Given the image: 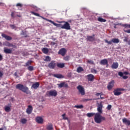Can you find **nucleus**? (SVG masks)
<instances>
[{"label": "nucleus", "mask_w": 130, "mask_h": 130, "mask_svg": "<svg viewBox=\"0 0 130 130\" xmlns=\"http://www.w3.org/2000/svg\"><path fill=\"white\" fill-rule=\"evenodd\" d=\"M16 89H18L20 90V91H22L23 93H26V94H30L31 91L29 90V88L27 87V86H24L23 84H18L16 86Z\"/></svg>", "instance_id": "f03ea898"}, {"label": "nucleus", "mask_w": 130, "mask_h": 130, "mask_svg": "<svg viewBox=\"0 0 130 130\" xmlns=\"http://www.w3.org/2000/svg\"><path fill=\"white\" fill-rule=\"evenodd\" d=\"M56 66L59 69H63V68H64V63H58Z\"/></svg>", "instance_id": "a878e982"}, {"label": "nucleus", "mask_w": 130, "mask_h": 130, "mask_svg": "<svg viewBox=\"0 0 130 130\" xmlns=\"http://www.w3.org/2000/svg\"><path fill=\"white\" fill-rule=\"evenodd\" d=\"M36 121L37 122V123L42 124V123H43V118L40 116H38L36 118Z\"/></svg>", "instance_id": "9b49d317"}, {"label": "nucleus", "mask_w": 130, "mask_h": 130, "mask_svg": "<svg viewBox=\"0 0 130 130\" xmlns=\"http://www.w3.org/2000/svg\"><path fill=\"white\" fill-rule=\"evenodd\" d=\"M94 121L96 123H101L104 120H106V118L101 115V114L99 113H96L94 116Z\"/></svg>", "instance_id": "7ed1b4c3"}, {"label": "nucleus", "mask_w": 130, "mask_h": 130, "mask_svg": "<svg viewBox=\"0 0 130 130\" xmlns=\"http://www.w3.org/2000/svg\"><path fill=\"white\" fill-rule=\"evenodd\" d=\"M124 32H125V33L130 34V29L124 30Z\"/></svg>", "instance_id": "6e6d98bb"}, {"label": "nucleus", "mask_w": 130, "mask_h": 130, "mask_svg": "<svg viewBox=\"0 0 130 130\" xmlns=\"http://www.w3.org/2000/svg\"><path fill=\"white\" fill-rule=\"evenodd\" d=\"M93 99H83V102H87V101H92Z\"/></svg>", "instance_id": "4c0bfd02"}, {"label": "nucleus", "mask_w": 130, "mask_h": 130, "mask_svg": "<svg viewBox=\"0 0 130 130\" xmlns=\"http://www.w3.org/2000/svg\"><path fill=\"white\" fill-rule=\"evenodd\" d=\"M53 77L57 79H62V78H63V76L61 74H54Z\"/></svg>", "instance_id": "5701e85b"}, {"label": "nucleus", "mask_w": 130, "mask_h": 130, "mask_svg": "<svg viewBox=\"0 0 130 130\" xmlns=\"http://www.w3.org/2000/svg\"><path fill=\"white\" fill-rule=\"evenodd\" d=\"M17 17H18L19 18H21V15H17Z\"/></svg>", "instance_id": "69168bd1"}, {"label": "nucleus", "mask_w": 130, "mask_h": 130, "mask_svg": "<svg viewBox=\"0 0 130 130\" xmlns=\"http://www.w3.org/2000/svg\"><path fill=\"white\" fill-rule=\"evenodd\" d=\"M100 64H102V66H106L107 65V68H108V61L107 60V59H104L102 60L100 62Z\"/></svg>", "instance_id": "f8f14e48"}, {"label": "nucleus", "mask_w": 130, "mask_h": 130, "mask_svg": "<svg viewBox=\"0 0 130 130\" xmlns=\"http://www.w3.org/2000/svg\"><path fill=\"white\" fill-rule=\"evenodd\" d=\"M2 37L3 38H5L8 41H11V40H12V37L8 36V35H6L5 34H2Z\"/></svg>", "instance_id": "2eb2a0df"}, {"label": "nucleus", "mask_w": 130, "mask_h": 130, "mask_svg": "<svg viewBox=\"0 0 130 130\" xmlns=\"http://www.w3.org/2000/svg\"><path fill=\"white\" fill-rule=\"evenodd\" d=\"M112 107V106H111V105H108L107 107V109L108 110H111Z\"/></svg>", "instance_id": "37998d69"}, {"label": "nucleus", "mask_w": 130, "mask_h": 130, "mask_svg": "<svg viewBox=\"0 0 130 130\" xmlns=\"http://www.w3.org/2000/svg\"><path fill=\"white\" fill-rule=\"evenodd\" d=\"M12 108V104H9L8 105L4 107V110L6 112H10Z\"/></svg>", "instance_id": "9d476101"}, {"label": "nucleus", "mask_w": 130, "mask_h": 130, "mask_svg": "<svg viewBox=\"0 0 130 130\" xmlns=\"http://www.w3.org/2000/svg\"><path fill=\"white\" fill-rule=\"evenodd\" d=\"M14 75H15V77H16V78H18V77H19L18 76V74L17 73H15Z\"/></svg>", "instance_id": "e2e57ef3"}, {"label": "nucleus", "mask_w": 130, "mask_h": 130, "mask_svg": "<svg viewBox=\"0 0 130 130\" xmlns=\"http://www.w3.org/2000/svg\"><path fill=\"white\" fill-rule=\"evenodd\" d=\"M21 123H22L23 124H25V123H26V122H27V119H25V118H23L21 120Z\"/></svg>", "instance_id": "c9c22d12"}, {"label": "nucleus", "mask_w": 130, "mask_h": 130, "mask_svg": "<svg viewBox=\"0 0 130 130\" xmlns=\"http://www.w3.org/2000/svg\"><path fill=\"white\" fill-rule=\"evenodd\" d=\"M11 47H13V48H17V46H16V45L12 44V46Z\"/></svg>", "instance_id": "bf43d9fd"}, {"label": "nucleus", "mask_w": 130, "mask_h": 130, "mask_svg": "<svg viewBox=\"0 0 130 130\" xmlns=\"http://www.w3.org/2000/svg\"><path fill=\"white\" fill-rule=\"evenodd\" d=\"M102 94V92L101 93H96L95 94L96 96H100V95H101Z\"/></svg>", "instance_id": "13d9d810"}, {"label": "nucleus", "mask_w": 130, "mask_h": 130, "mask_svg": "<svg viewBox=\"0 0 130 130\" xmlns=\"http://www.w3.org/2000/svg\"><path fill=\"white\" fill-rule=\"evenodd\" d=\"M64 87H65V88H68V87H69V85H68L67 83L64 82Z\"/></svg>", "instance_id": "5fc2aeb1"}, {"label": "nucleus", "mask_w": 130, "mask_h": 130, "mask_svg": "<svg viewBox=\"0 0 130 130\" xmlns=\"http://www.w3.org/2000/svg\"><path fill=\"white\" fill-rule=\"evenodd\" d=\"M87 80L89 82H93L94 81V75L92 74H89L87 76Z\"/></svg>", "instance_id": "f3484780"}, {"label": "nucleus", "mask_w": 130, "mask_h": 130, "mask_svg": "<svg viewBox=\"0 0 130 130\" xmlns=\"http://www.w3.org/2000/svg\"><path fill=\"white\" fill-rule=\"evenodd\" d=\"M31 63H32V61H31V60H28V61L25 63V65H24V67H29V66H30V64H31Z\"/></svg>", "instance_id": "473e14b6"}, {"label": "nucleus", "mask_w": 130, "mask_h": 130, "mask_svg": "<svg viewBox=\"0 0 130 130\" xmlns=\"http://www.w3.org/2000/svg\"><path fill=\"white\" fill-rule=\"evenodd\" d=\"M123 75H130V74L128 72H124Z\"/></svg>", "instance_id": "864d4df0"}, {"label": "nucleus", "mask_w": 130, "mask_h": 130, "mask_svg": "<svg viewBox=\"0 0 130 130\" xmlns=\"http://www.w3.org/2000/svg\"><path fill=\"white\" fill-rule=\"evenodd\" d=\"M64 24L62 26V29H65L66 30H71V25L68 22H63Z\"/></svg>", "instance_id": "6e6552de"}, {"label": "nucleus", "mask_w": 130, "mask_h": 130, "mask_svg": "<svg viewBox=\"0 0 130 130\" xmlns=\"http://www.w3.org/2000/svg\"><path fill=\"white\" fill-rule=\"evenodd\" d=\"M75 108H77L78 109L84 108V106L82 105H77V106H75Z\"/></svg>", "instance_id": "f704fd0d"}, {"label": "nucleus", "mask_w": 130, "mask_h": 130, "mask_svg": "<svg viewBox=\"0 0 130 130\" xmlns=\"http://www.w3.org/2000/svg\"><path fill=\"white\" fill-rule=\"evenodd\" d=\"M30 13L31 15H34V16H36L37 17H40V18H42V19H43L44 20H46V21H48V22L51 23L54 26H56V27H59V28H61V29H62V26H63V25L60 24H57L51 20L46 19L44 17L40 16L39 14L34 12V11H30Z\"/></svg>", "instance_id": "f257e3e1"}, {"label": "nucleus", "mask_w": 130, "mask_h": 130, "mask_svg": "<svg viewBox=\"0 0 130 130\" xmlns=\"http://www.w3.org/2000/svg\"><path fill=\"white\" fill-rule=\"evenodd\" d=\"M52 40H53V41H55V40H56V39H55V38H53V39H52Z\"/></svg>", "instance_id": "338daca9"}, {"label": "nucleus", "mask_w": 130, "mask_h": 130, "mask_svg": "<svg viewBox=\"0 0 130 130\" xmlns=\"http://www.w3.org/2000/svg\"><path fill=\"white\" fill-rule=\"evenodd\" d=\"M117 68H118V63L117 62H113L111 66V68L113 69V70H116Z\"/></svg>", "instance_id": "412c9836"}, {"label": "nucleus", "mask_w": 130, "mask_h": 130, "mask_svg": "<svg viewBox=\"0 0 130 130\" xmlns=\"http://www.w3.org/2000/svg\"><path fill=\"white\" fill-rule=\"evenodd\" d=\"M44 61H51V58L49 56H46L45 58L44 59Z\"/></svg>", "instance_id": "c85d7f7f"}, {"label": "nucleus", "mask_w": 130, "mask_h": 130, "mask_svg": "<svg viewBox=\"0 0 130 130\" xmlns=\"http://www.w3.org/2000/svg\"><path fill=\"white\" fill-rule=\"evenodd\" d=\"M114 86V80H112L110 83H109V85L107 86V88L108 90H110Z\"/></svg>", "instance_id": "4468645a"}, {"label": "nucleus", "mask_w": 130, "mask_h": 130, "mask_svg": "<svg viewBox=\"0 0 130 130\" xmlns=\"http://www.w3.org/2000/svg\"><path fill=\"white\" fill-rule=\"evenodd\" d=\"M98 21H99V22L105 23V22H106V19H104L102 18V17H99L98 18Z\"/></svg>", "instance_id": "cd10ccee"}, {"label": "nucleus", "mask_w": 130, "mask_h": 130, "mask_svg": "<svg viewBox=\"0 0 130 130\" xmlns=\"http://www.w3.org/2000/svg\"><path fill=\"white\" fill-rule=\"evenodd\" d=\"M11 16L12 18H15V13L13 12H11Z\"/></svg>", "instance_id": "de8ad7c7"}, {"label": "nucleus", "mask_w": 130, "mask_h": 130, "mask_svg": "<svg viewBox=\"0 0 130 130\" xmlns=\"http://www.w3.org/2000/svg\"><path fill=\"white\" fill-rule=\"evenodd\" d=\"M7 43H8L7 46H9V47H12L13 44H11L9 42H7Z\"/></svg>", "instance_id": "603ef678"}, {"label": "nucleus", "mask_w": 130, "mask_h": 130, "mask_svg": "<svg viewBox=\"0 0 130 130\" xmlns=\"http://www.w3.org/2000/svg\"><path fill=\"white\" fill-rule=\"evenodd\" d=\"M64 60H66V61H68V60H70V56H67L63 58Z\"/></svg>", "instance_id": "a19ab883"}, {"label": "nucleus", "mask_w": 130, "mask_h": 130, "mask_svg": "<svg viewBox=\"0 0 130 130\" xmlns=\"http://www.w3.org/2000/svg\"><path fill=\"white\" fill-rule=\"evenodd\" d=\"M27 70L30 72H32L34 70V67L33 66H28L27 68Z\"/></svg>", "instance_id": "72a5a7b5"}, {"label": "nucleus", "mask_w": 130, "mask_h": 130, "mask_svg": "<svg viewBox=\"0 0 130 130\" xmlns=\"http://www.w3.org/2000/svg\"><path fill=\"white\" fill-rule=\"evenodd\" d=\"M128 40V38H127V37H125L123 40V41L124 42H127Z\"/></svg>", "instance_id": "3c124183"}, {"label": "nucleus", "mask_w": 130, "mask_h": 130, "mask_svg": "<svg viewBox=\"0 0 130 130\" xmlns=\"http://www.w3.org/2000/svg\"><path fill=\"white\" fill-rule=\"evenodd\" d=\"M42 51L45 54H47V53H48V52H49V50H48V48H43L42 49Z\"/></svg>", "instance_id": "393cba45"}, {"label": "nucleus", "mask_w": 130, "mask_h": 130, "mask_svg": "<svg viewBox=\"0 0 130 130\" xmlns=\"http://www.w3.org/2000/svg\"><path fill=\"white\" fill-rule=\"evenodd\" d=\"M91 73H93V74H97V71L95 69H92Z\"/></svg>", "instance_id": "a18cd8bd"}, {"label": "nucleus", "mask_w": 130, "mask_h": 130, "mask_svg": "<svg viewBox=\"0 0 130 130\" xmlns=\"http://www.w3.org/2000/svg\"><path fill=\"white\" fill-rule=\"evenodd\" d=\"M55 44H56V42H50V45H52V46L55 45Z\"/></svg>", "instance_id": "49530a36"}, {"label": "nucleus", "mask_w": 130, "mask_h": 130, "mask_svg": "<svg viewBox=\"0 0 130 130\" xmlns=\"http://www.w3.org/2000/svg\"><path fill=\"white\" fill-rule=\"evenodd\" d=\"M16 7H20V8H22V7H23V5L21 3H17L16 4Z\"/></svg>", "instance_id": "c03bdc74"}, {"label": "nucleus", "mask_w": 130, "mask_h": 130, "mask_svg": "<svg viewBox=\"0 0 130 130\" xmlns=\"http://www.w3.org/2000/svg\"><path fill=\"white\" fill-rule=\"evenodd\" d=\"M118 75V76H120V77H122L123 80H126V79L128 78L127 76H123V73L121 72H119Z\"/></svg>", "instance_id": "aec40b11"}, {"label": "nucleus", "mask_w": 130, "mask_h": 130, "mask_svg": "<svg viewBox=\"0 0 130 130\" xmlns=\"http://www.w3.org/2000/svg\"><path fill=\"white\" fill-rule=\"evenodd\" d=\"M87 63H89V64H94V61L91 60H87Z\"/></svg>", "instance_id": "58836bf2"}, {"label": "nucleus", "mask_w": 130, "mask_h": 130, "mask_svg": "<svg viewBox=\"0 0 130 130\" xmlns=\"http://www.w3.org/2000/svg\"><path fill=\"white\" fill-rule=\"evenodd\" d=\"M56 63H55V61L52 60L50 63H48V67L51 70H54L55 68H56Z\"/></svg>", "instance_id": "423d86ee"}, {"label": "nucleus", "mask_w": 130, "mask_h": 130, "mask_svg": "<svg viewBox=\"0 0 130 130\" xmlns=\"http://www.w3.org/2000/svg\"><path fill=\"white\" fill-rule=\"evenodd\" d=\"M33 110V107L32 106L29 105L28 106V108L26 109V112L27 114H31L32 113V111Z\"/></svg>", "instance_id": "dca6fc26"}, {"label": "nucleus", "mask_w": 130, "mask_h": 130, "mask_svg": "<svg viewBox=\"0 0 130 130\" xmlns=\"http://www.w3.org/2000/svg\"><path fill=\"white\" fill-rule=\"evenodd\" d=\"M122 122L126 124V125H130V120H127L126 118H123L122 119Z\"/></svg>", "instance_id": "a211bd4d"}, {"label": "nucleus", "mask_w": 130, "mask_h": 130, "mask_svg": "<svg viewBox=\"0 0 130 130\" xmlns=\"http://www.w3.org/2000/svg\"><path fill=\"white\" fill-rule=\"evenodd\" d=\"M83 71H84V69L81 67H79L77 69V73H81V72H83Z\"/></svg>", "instance_id": "2f4dec72"}, {"label": "nucleus", "mask_w": 130, "mask_h": 130, "mask_svg": "<svg viewBox=\"0 0 130 130\" xmlns=\"http://www.w3.org/2000/svg\"><path fill=\"white\" fill-rule=\"evenodd\" d=\"M25 32H24L23 31H22V32L21 33V35H24Z\"/></svg>", "instance_id": "0e129e2a"}, {"label": "nucleus", "mask_w": 130, "mask_h": 130, "mask_svg": "<svg viewBox=\"0 0 130 130\" xmlns=\"http://www.w3.org/2000/svg\"><path fill=\"white\" fill-rule=\"evenodd\" d=\"M102 108H103V105L102 104H100L98 106L97 111L99 112L98 113H100V114H102Z\"/></svg>", "instance_id": "ddd939ff"}, {"label": "nucleus", "mask_w": 130, "mask_h": 130, "mask_svg": "<svg viewBox=\"0 0 130 130\" xmlns=\"http://www.w3.org/2000/svg\"><path fill=\"white\" fill-rule=\"evenodd\" d=\"M95 114H96L95 113H88L86 114V116H87V117H92L94 115L95 116Z\"/></svg>", "instance_id": "bb28decb"}, {"label": "nucleus", "mask_w": 130, "mask_h": 130, "mask_svg": "<svg viewBox=\"0 0 130 130\" xmlns=\"http://www.w3.org/2000/svg\"><path fill=\"white\" fill-rule=\"evenodd\" d=\"M0 130H4L3 128H0Z\"/></svg>", "instance_id": "774afa93"}, {"label": "nucleus", "mask_w": 130, "mask_h": 130, "mask_svg": "<svg viewBox=\"0 0 130 130\" xmlns=\"http://www.w3.org/2000/svg\"><path fill=\"white\" fill-rule=\"evenodd\" d=\"M112 41L113 43H119V40L118 39L114 38L112 39Z\"/></svg>", "instance_id": "c756f323"}, {"label": "nucleus", "mask_w": 130, "mask_h": 130, "mask_svg": "<svg viewBox=\"0 0 130 130\" xmlns=\"http://www.w3.org/2000/svg\"><path fill=\"white\" fill-rule=\"evenodd\" d=\"M128 26H129V24H127L122 25V26L125 27V28H128Z\"/></svg>", "instance_id": "09e8293b"}, {"label": "nucleus", "mask_w": 130, "mask_h": 130, "mask_svg": "<svg viewBox=\"0 0 130 130\" xmlns=\"http://www.w3.org/2000/svg\"><path fill=\"white\" fill-rule=\"evenodd\" d=\"M46 128L47 130L53 129V126L52 125V124L49 123V124L47 125Z\"/></svg>", "instance_id": "b1692460"}, {"label": "nucleus", "mask_w": 130, "mask_h": 130, "mask_svg": "<svg viewBox=\"0 0 130 130\" xmlns=\"http://www.w3.org/2000/svg\"><path fill=\"white\" fill-rule=\"evenodd\" d=\"M87 40L88 41H93L94 40V37H93V36H87Z\"/></svg>", "instance_id": "7c9ffc66"}, {"label": "nucleus", "mask_w": 130, "mask_h": 130, "mask_svg": "<svg viewBox=\"0 0 130 130\" xmlns=\"http://www.w3.org/2000/svg\"><path fill=\"white\" fill-rule=\"evenodd\" d=\"M102 95H103V93H102L100 95V98H99V99H104V97L102 96Z\"/></svg>", "instance_id": "4d7b16f0"}, {"label": "nucleus", "mask_w": 130, "mask_h": 130, "mask_svg": "<svg viewBox=\"0 0 130 130\" xmlns=\"http://www.w3.org/2000/svg\"><path fill=\"white\" fill-rule=\"evenodd\" d=\"M64 86V82L58 84L59 88H62Z\"/></svg>", "instance_id": "ea45409f"}, {"label": "nucleus", "mask_w": 130, "mask_h": 130, "mask_svg": "<svg viewBox=\"0 0 130 130\" xmlns=\"http://www.w3.org/2000/svg\"><path fill=\"white\" fill-rule=\"evenodd\" d=\"M77 89H78L79 93H80L82 96H84V95H85V89L82 85H78L77 87Z\"/></svg>", "instance_id": "0eeeda50"}, {"label": "nucleus", "mask_w": 130, "mask_h": 130, "mask_svg": "<svg viewBox=\"0 0 130 130\" xmlns=\"http://www.w3.org/2000/svg\"><path fill=\"white\" fill-rule=\"evenodd\" d=\"M5 53H6L7 54H10L12 53V50L11 49L5 48L4 50Z\"/></svg>", "instance_id": "4be33fe9"}, {"label": "nucleus", "mask_w": 130, "mask_h": 130, "mask_svg": "<svg viewBox=\"0 0 130 130\" xmlns=\"http://www.w3.org/2000/svg\"><path fill=\"white\" fill-rule=\"evenodd\" d=\"M47 95L49 97L52 96L53 97H56L57 95V91L55 90H50L47 92Z\"/></svg>", "instance_id": "39448f33"}, {"label": "nucleus", "mask_w": 130, "mask_h": 130, "mask_svg": "<svg viewBox=\"0 0 130 130\" xmlns=\"http://www.w3.org/2000/svg\"><path fill=\"white\" fill-rule=\"evenodd\" d=\"M3 60V55L0 54V61Z\"/></svg>", "instance_id": "680f3d73"}, {"label": "nucleus", "mask_w": 130, "mask_h": 130, "mask_svg": "<svg viewBox=\"0 0 130 130\" xmlns=\"http://www.w3.org/2000/svg\"><path fill=\"white\" fill-rule=\"evenodd\" d=\"M62 119H63L64 120H68V119H69V118L66 117V113H64L63 114H62Z\"/></svg>", "instance_id": "e433bc0d"}, {"label": "nucleus", "mask_w": 130, "mask_h": 130, "mask_svg": "<svg viewBox=\"0 0 130 130\" xmlns=\"http://www.w3.org/2000/svg\"><path fill=\"white\" fill-rule=\"evenodd\" d=\"M105 42H106V43H108V44H112V40L108 41L107 40H105Z\"/></svg>", "instance_id": "79ce46f5"}, {"label": "nucleus", "mask_w": 130, "mask_h": 130, "mask_svg": "<svg viewBox=\"0 0 130 130\" xmlns=\"http://www.w3.org/2000/svg\"><path fill=\"white\" fill-rule=\"evenodd\" d=\"M67 53V49L64 48L60 49L58 52V54H60L62 56H64Z\"/></svg>", "instance_id": "1a4fd4ad"}, {"label": "nucleus", "mask_w": 130, "mask_h": 130, "mask_svg": "<svg viewBox=\"0 0 130 130\" xmlns=\"http://www.w3.org/2000/svg\"><path fill=\"white\" fill-rule=\"evenodd\" d=\"M124 88H117L114 90L113 93L115 96H119L122 94V92H121V91H124Z\"/></svg>", "instance_id": "20e7f679"}, {"label": "nucleus", "mask_w": 130, "mask_h": 130, "mask_svg": "<svg viewBox=\"0 0 130 130\" xmlns=\"http://www.w3.org/2000/svg\"><path fill=\"white\" fill-rule=\"evenodd\" d=\"M40 83L39 82H36L35 83H34L32 85H31V87L33 88L34 89H37L38 88H39V86H40Z\"/></svg>", "instance_id": "6ab92c4d"}, {"label": "nucleus", "mask_w": 130, "mask_h": 130, "mask_svg": "<svg viewBox=\"0 0 130 130\" xmlns=\"http://www.w3.org/2000/svg\"><path fill=\"white\" fill-rule=\"evenodd\" d=\"M3 76H4V74L0 71V78H2Z\"/></svg>", "instance_id": "052dcab7"}, {"label": "nucleus", "mask_w": 130, "mask_h": 130, "mask_svg": "<svg viewBox=\"0 0 130 130\" xmlns=\"http://www.w3.org/2000/svg\"><path fill=\"white\" fill-rule=\"evenodd\" d=\"M10 27L12 28V29H15V28H16V25L14 24H11Z\"/></svg>", "instance_id": "8fccbe9b"}]
</instances>
